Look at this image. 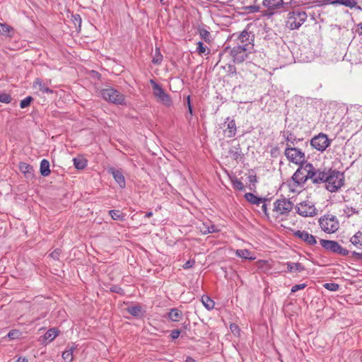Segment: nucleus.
Listing matches in <instances>:
<instances>
[{
    "mask_svg": "<svg viewBox=\"0 0 362 362\" xmlns=\"http://www.w3.org/2000/svg\"><path fill=\"white\" fill-rule=\"evenodd\" d=\"M230 330L235 335H238L240 333V329L238 326L235 324L230 325Z\"/></svg>",
    "mask_w": 362,
    "mask_h": 362,
    "instance_id": "nucleus-46",
    "label": "nucleus"
},
{
    "mask_svg": "<svg viewBox=\"0 0 362 362\" xmlns=\"http://www.w3.org/2000/svg\"><path fill=\"white\" fill-rule=\"evenodd\" d=\"M150 83L152 85L153 95L158 99V100L166 107L171 106L173 102L170 96L167 94L162 87L153 80H151Z\"/></svg>",
    "mask_w": 362,
    "mask_h": 362,
    "instance_id": "nucleus-7",
    "label": "nucleus"
},
{
    "mask_svg": "<svg viewBox=\"0 0 362 362\" xmlns=\"http://www.w3.org/2000/svg\"><path fill=\"white\" fill-rule=\"evenodd\" d=\"M230 154L233 155V157L235 158V159H238V157L240 156V154L238 153V152H234L233 151H230Z\"/></svg>",
    "mask_w": 362,
    "mask_h": 362,
    "instance_id": "nucleus-57",
    "label": "nucleus"
},
{
    "mask_svg": "<svg viewBox=\"0 0 362 362\" xmlns=\"http://www.w3.org/2000/svg\"><path fill=\"white\" fill-rule=\"evenodd\" d=\"M343 211L347 217H350L352 214L357 213L355 209L349 206H346L343 209Z\"/></svg>",
    "mask_w": 362,
    "mask_h": 362,
    "instance_id": "nucleus-41",
    "label": "nucleus"
},
{
    "mask_svg": "<svg viewBox=\"0 0 362 362\" xmlns=\"http://www.w3.org/2000/svg\"><path fill=\"white\" fill-rule=\"evenodd\" d=\"M350 242L356 247L361 249L362 248V232L358 231L357 233H356L350 238Z\"/></svg>",
    "mask_w": 362,
    "mask_h": 362,
    "instance_id": "nucleus-23",
    "label": "nucleus"
},
{
    "mask_svg": "<svg viewBox=\"0 0 362 362\" xmlns=\"http://www.w3.org/2000/svg\"><path fill=\"white\" fill-rule=\"evenodd\" d=\"M287 272L290 273H300L305 270L304 266L299 262H288L286 264Z\"/></svg>",
    "mask_w": 362,
    "mask_h": 362,
    "instance_id": "nucleus-19",
    "label": "nucleus"
},
{
    "mask_svg": "<svg viewBox=\"0 0 362 362\" xmlns=\"http://www.w3.org/2000/svg\"><path fill=\"white\" fill-rule=\"evenodd\" d=\"M100 75L99 73L95 71H92V80L93 79H100Z\"/></svg>",
    "mask_w": 362,
    "mask_h": 362,
    "instance_id": "nucleus-52",
    "label": "nucleus"
},
{
    "mask_svg": "<svg viewBox=\"0 0 362 362\" xmlns=\"http://www.w3.org/2000/svg\"><path fill=\"white\" fill-rule=\"evenodd\" d=\"M356 31L359 35H362V22L357 24Z\"/></svg>",
    "mask_w": 362,
    "mask_h": 362,
    "instance_id": "nucleus-53",
    "label": "nucleus"
},
{
    "mask_svg": "<svg viewBox=\"0 0 362 362\" xmlns=\"http://www.w3.org/2000/svg\"><path fill=\"white\" fill-rule=\"evenodd\" d=\"M152 215H153V213L150 211L146 214V217L149 218V217L152 216Z\"/></svg>",
    "mask_w": 362,
    "mask_h": 362,
    "instance_id": "nucleus-62",
    "label": "nucleus"
},
{
    "mask_svg": "<svg viewBox=\"0 0 362 362\" xmlns=\"http://www.w3.org/2000/svg\"><path fill=\"white\" fill-rule=\"evenodd\" d=\"M110 173L115 180V182L119 185L120 188L123 189L126 187L125 178L123 175V173L121 170L112 168L110 169Z\"/></svg>",
    "mask_w": 362,
    "mask_h": 362,
    "instance_id": "nucleus-18",
    "label": "nucleus"
},
{
    "mask_svg": "<svg viewBox=\"0 0 362 362\" xmlns=\"http://www.w3.org/2000/svg\"><path fill=\"white\" fill-rule=\"evenodd\" d=\"M359 0H333L330 2L331 5H343L350 8H356L362 11V8L358 5Z\"/></svg>",
    "mask_w": 362,
    "mask_h": 362,
    "instance_id": "nucleus-16",
    "label": "nucleus"
},
{
    "mask_svg": "<svg viewBox=\"0 0 362 362\" xmlns=\"http://www.w3.org/2000/svg\"><path fill=\"white\" fill-rule=\"evenodd\" d=\"M237 45L243 47L246 51H252L254 45L252 43V35L247 31H243L238 37Z\"/></svg>",
    "mask_w": 362,
    "mask_h": 362,
    "instance_id": "nucleus-13",
    "label": "nucleus"
},
{
    "mask_svg": "<svg viewBox=\"0 0 362 362\" xmlns=\"http://www.w3.org/2000/svg\"><path fill=\"white\" fill-rule=\"evenodd\" d=\"M100 95L106 101L117 105H126V97L117 90L108 87L100 91Z\"/></svg>",
    "mask_w": 362,
    "mask_h": 362,
    "instance_id": "nucleus-3",
    "label": "nucleus"
},
{
    "mask_svg": "<svg viewBox=\"0 0 362 362\" xmlns=\"http://www.w3.org/2000/svg\"><path fill=\"white\" fill-rule=\"evenodd\" d=\"M168 317L173 322H179L182 317V313L177 308H172L168 313Z\"/></svg>",
    "mask_w": 362,
    "mask_h": 362,
    "instance_id": "nucleus-24",
    "label": "nucleus"
},
{
    "mask_svg": "<svg viewBox=\"0 0 362 362\" xmlns=\"http://www.w3.org/2000/svg\"><path fill=\"white\" fill-rule=\"evenodd\" d=\"M188 110H189V112L190 115H192V105L191 104H189L188 105Z\"/></svg>",
    "mask_w": 362,
    "mask_h": 362,
    "instance_id": "nucleus-61",
    "label": "nucleus"
},
{
    "mask_svg": "<svg viewBox=\"0 0 362 362\" xmlns=\"http://www.w3.org/2000/svg\"><path fill=\"white\" fill-rule=\"evenodd\" d=\"M310 144L317 151H324L329 146L330 141L326 134L320 133L311 139Z\"/></svg>",
    "mask_w": 362,
    "mask_h": 362,
    "instance_id": "nucleus-12",
    "label": "nucleus"
},
{
    "mask_svg": "<svg viewBox=\"0 0 362 362\" xmlns=\"http://www.w3.org/2000/svg\"><path fill=\"white\" fill-rule=\"evenodd\" d=\"M16 362H28V359L25 357H19Z\"/></svg>",
    "mask_w": 362,
    "mask_h": 362,
    "instance_id": "nucleus-58",
    "label": "nucleus"
},
{
    "mask_svg": "<svg viewBox=\"0 0 362 362\" xmlns=\"http://www.w3.org/2000/svg\"><path fill=\"white\" fill-rule=\"evenodd\" d=\"M50 255L54 258V259H58L59 256V252L58 250H54L53 252H52L50 254Z\"/></svg>",
    "mask_w": 362,
    "mask_h": 362,
    "instance_id": "nucleus-54",
    "label": "nucleus"
},
{
    "mask_svg": "<svg viewBox=\"0 0 362 362\" xmlns=\"http://www.w3.org/2000/svg\"><path fill=\"white\" fill-rule=\"evenodd\" d=\"M307 19V14L303 11H295L288 13L287 25L292 29H298Z\"/></svg>",
    "mask_w": 362,
    "mask_h": 362,
    "instance_id": "nucleus-6",
    "label": "nucleus"
},
{
    "mask_svg": "<svg viewBox=\"0 0 362 362\" xmlns=\"http://www.w3.org/2000/svg\"><path fill=\"white\" fill-rule=\"evenodd\" d=\"M163 56L160 54L159 49L156 48L155 55L153 57L152 62L158 64L162 62Z\"/></svg>",
    "mask_w": 362,
    "mask_h": 362,
    "instance_id": "nucleus-35",
    "label": "nucleus"
},
{
    "mask_svg": "<svg viewBox=\"0 0 362 362\" xmlns=\"http://www.w3.org/2000/svg\"><path fill=\"white\" fill-rule=\"evenodd\" d=\"M194 260H188L184 264L183 268L185 269L192 268L194 266Z\"/></svg>",
    "mask_w": 362,
    "mask_h": 362,
    "instance_id": "nucleus-47",
    "label": "nucleus"
},
{
    "mask_svg": "<svg viewBox=\"0 0 362 362\" xmlns=\"http://www.w3.org/2000/svg\"><path fill=\"white\" fill-rule=\"evenodd\" d=\"M74 164L77 169H83L87 165V160L83 156H79L74 158Z\"/></svg>",
    "mask_w": 362,
    "mask_h": 362,
    "instance_id": "nucleus-27",
    "label": "nucleus"
},
{
    "mask_svg": "<svg viewBox=\"0 0 362 362\" xmlns=\"http://www.w3.org/2000/svg\"><path fill=\"white\" fill-rule=\"evenodd\" d=\"M40 173L42 176H48L50 173L49 163L47 160L43 159L40 162Z\"/></svg>",
    "mask_w": 362,
    "mask_h": 362,
    "instance_id": "nucleus-26",
    "label": "nucleus"
},
{
    "mask_svg": "<svg viewBox=\"0 0 362 362\" xmlns=\"http://www.w3.org/2000/svg\"><path fill=\"white\" fill-rule=\"evenodd\" d=\"M329 170H321L320 169H315L313 165L312 170H310L307 176L313 180L314 183L325 182L327 180Z\"/></svg>",
    "mask_w": 362,
    "mask_h": 362,
    "instance_id": "nucleus-14",
    "label": "nucleus"
},
{
    "mask_svg": "<svg viewBox=\"0 0 362 362\" xmlns=\"http://www.w3.org/2000/svg\"><path fill=\"white\" fill-rule=\"evenodd\" d=\"M186 362H196L194 359L191 357H187L186 359Z\"/></svg>",
    "mask_w": 362,
    "mask_h": 362,
    "instance_id": "nucleus-60",
    "label": "nucleus"
},
{
    "mask_svg": "<svg viewBox=\"0 0 362 362\" xmlns=\"http://www.w3.org/2000/svg\"><path fill=\"white\" fill-rule=\"evenodd\" d=\"M187 106L189 105V104H191L190 103V96L189 95H188L187 97Z\"/></svg>",
    "mask_w": 362,
    "mask_h": 362,
    "instance_id": "nucleus-63",
    "label": "nucleus"
},
{
    "mask_svg": "<svg viewBox=\"0 0 362 362\" xmlns=\"http://www.w3.org/2000/svg\"><path fill=\"white\" fill-rule=\"evenodd\" d=\"M74 346L70 347L69 349L65 350L62 353V358L64 362H71L73 361V351Z\"/></svg>",
    "mask_w": 362,
    "mask_h": 362,
    "instance_id": "nucleus-31",
    "label": "nucleus"
},
{
    "mask_svg": "<svg viewBox=\"0 0 362 362\" xmlns=\"http://www.w3.org/2000/svg\"><path fill=\"white\" fill-rule=\"evenodd\" d=\"M127 311L132 315L139 317L141 314V306H132L127 308Z\"/></svg>",
    "mask_w": 362,
    "mask_h": 362,
    "instance_id": "nucleus-33",
    "label": "nucleus"
},
{
    "mask_svg": "<svg viewBox=\"0 0 362 362\" xmlns=\"http://www.w3.org/2000/svg\"><path fill=\"white\" fill-rule=\"evenodd\" d=\"M273 213L276 218L285 219L293 208V204L286 198L276 199L274 202Z\"/></svg>",
    "mask_w": 362,
    "mask_h": 362,
    "instance_id": "nucleus-1",
    "label": "nucleus"
},
{
    "mask_svg": "<svg viewBox=\"0 0 362 362\" xmlns=\"http://www.w3.org/2000/svg\"><path fill=\"white\" fill-rule=\"evenodd\" d=\"M294 235L296 237L299 238L310 245H314L317 243L315 236L310 234L307 231L297 230L295 232Z\"/></svg>",
    "mask_w": 362,
    "mask_h": 362,
    "instance_id": "nucleus-17",
    "label": "nucleus"
},
{
    "mask_svg": "<svg viewBox=\"0 0 362 362\" xmlns=\"http://www.w3.org/2000/svg\"><path fill=\"white\" fill-rule=\"evenodd\" d=\"M59 331L57 328L49 329L44 335L45 341L48 342L52 341L58 335Z\"/></svg>",
    "mask_w": 362,
    "mask_h": 362,
    "instance_id": "nucleus-25",
    "label": "nucleus"
},
{
    "mask_svg": "<svg viewBox=\"0 0 362 362\" xmlns=\"http://www.w3.org/2000/svg\"><path fill=\"white\" fill-rule=\"evenodd\" d=\"M233 186L235 189H237L238 190H243L244 189V185L243 182L238 179H235L234 180H233Z\"/></svg>",
    "mask_w": 362,
    "mask_h": 362,
    "instance_id": "nucleus-42",
    "label": "nucleus"
},
{
    "mask_svg": "<svg viewBox=\"0 0 362 362\" xmlns=\"http://www.w3.org/2000/svg\"><path fill=\"white\" fill-rule=\"evenodd\" d=\"M262 206H261V209L262 211V212H264L265 214H267V204H266V199H264V202L263 203H261Z\"/></svg>",
    "mask_w": 362,
    "mask_h": 362,
    "instance_id": "nucleus-51",
    "label": "nucleus"
},
{
    "mask_svg": "<svg viewBox=\"0 0 362 362\" xmlns=\"http://www.w3.org/2000/svg\"><path fill=\"white\" fill-rule=\"evenodd\" d=\"M19 168L21 173H23L27 177H32L33 176V169L31 165L26 163H21Z\"/></svg>",
    "mask_w": 362,
    "mask_h": 362,
    "instance_id": "nucleus-22",
    "label": "nucleus"
},
{
    "mask_svg": "<svg viewBox=\"0 0 362 362\" xmlns=\"http://www.w3.org/2000/svg\"><path fill=\"white\" fill-rule=\"evenodd\" d=\"M283 137L288 141L291 142L292 144H293V141H295V136L289 132L288 131L282 132Z\"/></svg>",
    "mask_w": 362,
    "mask_h": 362,
    "instance_id": "nucleus-36",
    "label": "nucleus"
},
{
    "mask_svg": "<svg viewBox=\"0 0 362 362\" xmlns=\"http://www.w3.org/2000/svg\"><path fill=\"white\" fill-rule=\"evenodd\" d=\"M332 1L331 0H323L322 2V5H327V4H331L330 2Z\"/></svg>",
    "mask_w": 362,
    "mask_h": 362,
    "instance_id": "nucleus-59",
    "label": "nucleus"
},
{
    "mask_svg": "<svg viewBox=\"0 0 362 362\" xmlns=\"http://www.w3.org/2000/svg\"><path fill=\"white\" fill-rule=\"evenodd\" d=\"M228 137H232V136H235V132H236V127H235V122L233 120H231L228 123Z\"/></svg>",
    "mask_w": 362,
    "mask_h": 362,
    "instance_id": "nucleus-34",
    "label": "nucleus"
},
{
    "mask_svg": "<svg viewBox=\"0 0 362 362\" xmlns=\"http://www.w3.org/2000/svg\"><path fill=\"white\" fill-rule=\"evenodd\" d=\"M33 100V98L31 96H28L25 98H24L23 100H22L21 101V103H20V107L21 108H25L27 107L28 106L30 105V102Z\"/></svg>",
    "mask_w": 362,
    "mask_h": 362,
    "instance_id": "nucleus-40",
    "label": "nucleus"
},
{
    "mask_svg": "<svg viewBox=\"0 0 362 362\" xmlns=\"http://www.w3.org/2000/svg\"><path fill=\"white\" fill-rule=\"evenodd\" d=\"M209 233H213L218 231L216 226H215L214 225H212V224L210 225L209 223Z\"/></svg>",
    "mask_w": 362,
    "mask_h": 362,
    "instance_id": "nucleus-50",
    "label": "nucleus"
},
{
    "mask_svg": "<svg viewBox=\"0 0 362 362\" xmlns=\"http://www.w3.org/2000/svg\"><path fill=\"white\" fill-rule=\"evenodd\" d=\"M199 230L203 234L209 233V223H203L199 226Z\"/></svg>",
    "mask_w": 362,
    "mask_h": 362,
    "instance_id": "nucleus-44",
    "label": "nucleus"
},
{
    "mask_svg": "<svg viewBox=\"0 0 362 362\" xmlns=\"http://www.w3.org/2000/svg\"><path fill=\"white\" fill-rule=\"evenodd\" d=\"M312 169L313 165L310 163H307L304 167L298 169L292 176L293 181L298 185L305 183L307 180L310 179L307 175Z\"/></svg>",
    "mask_w": 362,
    "mask_h": 362,
    "instance_id": "nucleus-11",
    "label": "nucleus"
},
{
    "mask_svg": "<svg viewBox=\"0 0 362 362\" xmlns=\"http://www.w3.org/2000/svg\"><path fill=\"white\" fill-rule=\"evenodd\" d=\"M321 246L329 252L337 253L342 256L349 255V250L341 247L337 241L329 240H320Z\"/></svg>",
    "mask_w": 362,
    "mask_h": 362,
    "instance_id": "nucleus-10",
    "label": "nucleus"
},
{
    "mask_svg": "<svg viewBox=\"0 0 362 362\" xmlns=\"http://www.w3.org/2000/svg\"><path fill=\"white\" fill-rule=\"evenodd\" d=\"M245 199L252 204L259 206L261 203H263L264 199L258 197L252 193L248 192L245 194Z\"/></svg>",
    "mask_w": 362,
    "mask_h": 362,
    "instance_id": "nucleus-21",
    "label": "nucleus"
},
{
    "mask_svg": "<svg viewBox=\"0 0 362 362\" xmlns=\"http://www.w3.org/2000/svg\"><path fill=\"white\" fill-rule=\"evenodd\" d=\"M180 331L179 329H174L172 331L170 335H171L172 339H175L178 338V337L180 336Z\"/></svg>",
    "mask_w": 362,
    "mask_h": 362,
    "instance_id": "nucleus-48",
    "label": "nucleus"
},
{
    "mask_svg": "<svg viewBox=\"0 0 362 362\" xmlns=\"http://www.w3.org/2000/svg\"><path fill=\"white\" fill-rule=\"evenodd\" d=\"M11 101V97L9 94L6 93H0V102L4 103H9Z\"/></svg>",
    "mask_w": 362,
    "mask_h": 362,
    "instance_id": "nucleus-37",
    "label": "nucleus"
},
{
    "mask_svg": "<svg viewBox=\"0 0 362 362\" xmlns=\"http://www.w3.org/2000/svg\"><path fill=\"white\" fill-rule=\"evenodd\" d=\"M306 286L305 284H296L291 288V292L295 293L299 290L305 288Z\"/></svg>",
    "mask_w": 362,
    "mask_h": 362,
    "instance_id": "nucleus-45",
    "label": "nucleus"
},
{
    "mask_svg": "<svg viewBox=\"0 0 362 362\" xmlns=\"http://www.w3.org/2000/svg\"><path fill=\"white\" fill-rule=\"evenodd\" d=\"M249 10H250L251 12H257V11H259V6H250V7H249Z\"/></svg>",
    "mask_w": 362,
    "mask_h": 362,
    "instance_id": "nucleus-55",
    "label": "nucleus"
},
{
    "mask_svg": "<svg viewBox=\"0 0 362 362\" xmlns=\"http://www.w3.org/2000/svg\"><path fill=\"white\" fill-rule=\"evenodd\" d=\"M344 174L336 170H329L326 187L332 192L337 191L344 184Z\"/></svg>",
    "mask_w": 362,
    "mask_h": 362,
    "instance_id": "nucleus-5",
    "label": "nucleus"
},
{
    "mask_svg": "<svg viewBox=\"0 0 362 362\" xmlns=\"http://www.w3.org/2000/svg\"><path fill=\"white\" fill-rule=\"evenodd\" d=\"M20 335H21L20 332L18 330H16V329L10 331L8 334V337L11 339H18V338H19Z\"/></svg>",
    "mask_w": 362,
    "mask_h": 362,
    "instance_id": "nucleus-43",
    "label": "nucleus"
},
{
    "mask_svg": "<svg viewBox=\"0 0 362 362\" xmlns=\"http://www.w3.org/2000/svg\"><path fill=\"white\" fill-rule=\"evenodd\" d=\"M235 254L238 257L247 259H255V257L250 256V252L248 250H237Z\"/></svg>",
    "mask_w": 362,
    "mask_h": 362,
    "instance_id": "nucleus-30",
    "label": "nucleus"
},
{
    "mask_svg": "<svg viewBox=\"0 0 362 362\" xmlns=\"http://www.w3.org/2000/svg\"><path fill=\"white\" fill-rule=\"evenodd\" d=\"M13 28L6 23H0V33L4 36H11Z\"/></svg>",
    "mask_w": 362,
    "mask_h": 362,
    "instance_id": "nucleus-28",
    "label": "nucleus"
},
{
    "mask_svg": "<svg viewBox=\"0 0 362 362\" xmlns=\"http://www.w3.org/2000/svg\"><path fill=\"white\" fill-rule=\"evenodd\" d=\"M296 208V212L303 217H313L317 214L315 204L309 200L298 203Z\"/></svg>",
    "mask_w": 362,
    "mask_h": 362,
    "instance_id": "nucleus-8",
    "label": "nucleus"
},
{
    "mask_svg": "<svg viewBox=\"0 0 362 362\" xmlns=\"http://www.w3.org/2000/svg\"><path fill=\"white\" fill-rule=\"evenodd\" d=\"M202 302L204 305V306L208 309V310H211L214 308V300H212L208 296H202Z\"/></svg>",
    "mask_w": 362,
    "mask_h": 362,
    "instance_id": "nucleus-32",
    "label": "nucleus"
},
{
    "mask_svg": "<svg viewBox=\"0 0 362 362\" xmlns=\"http://www.w3.org/2000/svg\"><path fill=\"white\" fill-rule=\"evenodd\" d=\"M209 32H208L206 30H200V35L202 38L204 40H206L208 37L209 36Z\"/></svg>",
    "mask_w": 362,
    "mask_h": 362,
    "instance_id": "nucleus-49",
    "label": "nucleus"
},
{
    "mask_svg": "<svg viewBox=\"0 0 362 362\" xmlns=\"http://www.w3.org/2000/svg\"><path fill=\"white\" fill-rule=\"evenodd\" d=\"M325 288L329 291H336L339 289V286L335 283H327L324 285Z\"/></svg>",
    "mask_w": 362,
    "mask_h": 362,
    "instance_id": "nucleus-39",
    "label": "nucleus"
},
{
    "mask_svg": "<svg viewBox=\"0 0 362 362\" xmlns=\"http://www.w3.org/2000/svg\"><path fill=\"white\" fill-rule=\"evenodd\" d=\"M263 6L267 8L269 15H273L281 8L287 10L288 6H296L297 4L293 0L289 2H284V0H263Z\"/></svg>",
    "mask_w": 362,
    "mask_h": 362,
    "instance_id": "nucleus-4",
    "label": "nucleus"
},
{
    "mask_svg": "<svg viewBox=\"0 0 362 362\" xmlns=\"http://www.w3.org/2000/svg\"><path fill=\"white\" fill-rule=\"evenodd\" d=\"M285 156L288 160L293 163L302 164L305 159V153L297 148H292L288 144L285 150Z\"/></svg>",
    "mask_w": 362,
    "mask_h": 362,
    "instance_id": "nucleus-9",
    "label": "nucleus"
},
{
    "mask_svg": "<svg viewBox=\"0 0 362 362\" xmlns=\"http://www.w3.org/2000/svg\"><path fill=\"white\" fill-rule=\"evenodd\" d=\"M206 51V47L201 41L197 42V52L199 55L204 54Z\"/></svg>",
    "mask_w": 362,
    "mask_h": 362,
    "instance_id": "nucleus-38",
    "label": "nucleus"
},
{
    "mask_svg": "<svg viewBox=\"0 0 362 362\" xmlns=\"http://www.w3.org/2000/svg\"><path fill=\"white\" fill-rule=\"evenodd\" d=\"M33 88L39 90L42 93H52V90L47 87L40 78H36L33 82Z\"/></svg>",
    "mask_w": 362,
    "mask_h": 362,
    "instance_id": "nucleus-20",
    "label": "nucleus"
},
{
    "mask_svg": "<svg viewBox=\"0 0 362 362\" xmlns=\"http://www.w3.org/2000/svg\"><path fill=\"white\" fill-rule=\"evenodd\" d=\"M318 223L321 230L328 234L334 233L339 228L338 218L331 214H326L321 216Z\"/></svg>",
    "mask_w": 362,
    "mask_h": 362,
    "instance_id": "nucleus-2",
    "label": "nucleus"
},
{
    "mask_svg": "<svg viewBox=\"0 0 362 362\" xmlns=\"http://www.w3.org/2000/svg\"><path fill=\"white\" fill-rule=\"evenodd\" d=\"M109 214L113 220L123 221L125 215L119 210H110Z\"/></svg>",
    "mask_w": 362,
    "mask_h": 362,
    "instance_id": "nucleus-29",
    "label": "nucleus"
},
{
    "mask_svg": "<svg viewBox=\"0 0 362 362\" xmlns=\"http://www.w3.org/2000/svg\"><path fill=\"white\" fill-rule=\"evenodd\" d=\"M352 255L354 257H356L357 259H362V253L357 252H353Z\"/></svg>",
    "mask_w": 362,
    "mask_h": 362,
    "instance_id": "nucleus-56",
    "label": "nucleus"
},
{
    "mask_svg": "<svg viewBox=\"0 0 362 362\" xmlns=\"http://www.w3.org/2000/svg\"><path fill=\"white\" fill-rule=\"evenodd\" d=\"M252 51H246L243 47H242L237 45L231 50V54L234 62L241 63L248 57V55L252 53Z\"/></svg>",
    "mask_w": 362,
    "mask_h": 362,
    "instance_id": "nucleus-15",
    "label": "nucleus"
}]
</instances>
